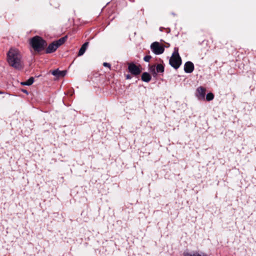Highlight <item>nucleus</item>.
<instances>
[{"mask_svg":"<svg viewBox=\"0 0 256 256\" xmlns=\"http://www.w3.org/2000/svg\"><path fill=\"white\" fill-rule=\"evenodd\" d=\"M6 60L8 64L16 70H20L24 68L22 56L17 48H11L8 50Z\"/></svg>","mask_w":256,"mask_h":256,"instance_id":"obj_1","label":"nucleus"},{"mask_svg":"<svg viewBox=\"0 0 256 256\" xmlns=\"http://www.w3.org/2000/svg\"><path fill=\"white\" fill-rule=\"evenodd\" d=\"M30 44L34 50L38 52L43 50L46 46V42L38 36L31 38Z\"/></svg>","mask_w":256,"mask_h":256,"instance_id":"obj_2","label":"nucleus"},{"mask_svg":"<svg viewBox=\"0 0 256 256\" xmlns=\"http://www.w3.org/2000/svg\"><path fill=\"white\" fill-rule=\"evenodd\" d=\"M169 64L175 69H178L181 65L182 60L178 54V48H174V52L169 60Z\"/></svg>","mask_w":256,"mask_h":256,"instance_id":"obj_3","label":"nucleus"},{"mask_svg":"<svg viewBox=\"0 0 256 256\" xmlns=\"http://www.w3.org/2000/svg\"><path fill=\"white\" fill-rule=\"evenodd\" d=\"M66 38L67 36H66L50 44L46 49V53L50 54L55 52L60 46L65 42Z\"/></svg>","mask_w":256,"mask_h":256,"instance_id":"obj_4","label":"nucleus"},{"mask_svg":"<svg viewBox=\"0 0 256 256\" xmlns=\"http://www.w3.org/2000/svg\"><path fill=\"white\" fill-rule=\"evenodd\" d=\"M150 48L152 52L157 55L162 54L164 50V46L160 44L157 42H154L151 44Z\"/></svg>","mask_w":256,"mask_h":256,"instance_id":"obj_5","label":"nucleus"},{"mask_svg":"<svg viewBox=\"0 0 256 256\" xmlns=\"http://www.w3.org/2000/svg\"><path fill=\"white\" fill-rule=\"evenodd\" d=\"M128 70L132 74L136 76L139 74L141 70L139 68V66L136 65L134 64L132 62L129 63L128 64Z\"/></svg>","mask_w":256,"mask_h":256,"instance_id":"obj_6","label":"nucleus"},{"mask_svg":"<svg viewBox=\"0 0 256 256\" xmlns=\"http://www.w3.org/2000/svg\"><path fill=\"white\" fill-rule=\"evenodd\" d=\"M206 89L202 87H198L196 90V96L199 100H204Z\"/></svg>","mask_w":256,"mask_h":256,"instance_id":"obj_7","label":"nucleus"},{"mask_svg":"<svg viewBox=\"0 0 256 256\" xmlns=\"http://www.w3.org/2000/svg\"><path fill=\"white\" fill-rule=\"evenodd\" d=\"M194 70V65L190 62H187L184 66V72L186 73H191Z\"/></svg>","mask_w":256,"mask_h":256,"instance_id":"obj_8","label":"nucleus"},{"mask_svg":"<svg viewBox=\"0 0 256 256\" xmlns=\"http://www.w3.org/2000/svg\"><path fill=\"white\" fill-rule=\"evenodd\" d=\"M184 256H208L206 254L200 252L199 253L197 252H184Z\"/></svg>","mask_w":256,"mask_h":256,"instance_id":"obj_9","label":"nucleus"},{"mask_svg":"<svg viewBox=\"0 0 256 256\" xmlns=\"http://www.w3.org/2000/svg\"><path fill=\"white\" fill-rule=\"evenodd\" d=\"M156 70L155 71V68L154 66L150 68V71L152 72H153L154 74H156V72H163L164 71V66L161 64H158L156 66Z\"/></svg>","mask_w":256,"mask_h":256,"instance_id":"obj_10","label":"nucleus"},{"mask_svg":"<svg viewBox=\"0 0 256 256\" xmlns=\"http://www.w3.org/2000/svg\"><path fill=\"white\" fill-rule=\"evenodd\" d=\"M88 42H86L84 44H82V47L80 48V50H79L78 53V56H81L84 54L85 52L86 49L88 46Z\"/></svg>","mask_w":256,"mask_h":256,"instance_id":"obj_11","label":"nucleus"},{"mask_svg":"<svg viewBox=\"0 0 256 256\" xmlns=\"http://www.w3.org/2000/svg\"><path fill=\"white\" fill-rule=\"evenodd\" d=\"M52 74L54 76H64L66 74V71L63 70V71H60L58 70H54L52 72Z\"/></svg>","mask_w":256,"mask_h":256,"instance_id":"obj_12","label":"nucleus"},{"mask_svg":"<svg viewBox=\"0 0 256 256\" xmlns=\"http://www.w3.org/2000/svg\"><path fill=\"white\" fill-rule=\"evenodd\" d=\"M142 80L145 82H149L151 80L150 74L148 72H144L142 76Z\"/></svg>","mask_w":256,"mask_h":256,"instance_id":"obj_13","label":"nucleus"},{"mask_svg":"<svg viewBox=\"0 0 256 256\" xmlns=\"http://www.w3.org/2000/svg\"><path fill=\"white\" fill-rule=\"evenodd\" d=\"M34 82V78L31 77L26 81L21 82V84L24 86H30L33 84Z\"/></svg>","mask_w":256,"mask_h":256,"instance_id":"obj_14","label":"nucleus"},{"mask_svg":"<svg viewBox=\"0 0 256 256\" xmlns=\"http://www.w3.org/2000/svg\"><path fill=\"white\" fill-rule=\"evenodd\" d=\"M214 98V95L212 92L208 93L206 96V100L208 101H210Z\"/></svg>","mask_w":256,"mask_h":256,"instance_id":"obj_15","label":"nucleus"},{"mask_svg":"<svg viewBox=\"0 0 256 256\" xmlns=\"http://www.w3.org/2000/svg\"><path fill=\"white\" fill-rule=\"evenodd\" d=\"M151 56H146L144 57V60L146 62H148L150 61V60L151 58Z\"/></svg>","mask_w":256,"mask_h":256,"instance_id":"obj_16","label":"nucleus"},{"mask_svg":"<svg viewBox=\"0 0 256 256\" xmlns=\"http://www.w3.org/2000/svg\"><path fill=\"white\" fill-rule=\"evenodd\" d=\"M103 65H104V66L108 67V68H110V64H108V63L104 62L103 64Z\"/></svg>","mask_w":256,"mask_h":256,"instance_id":"obj_17","label":"nucleus"},{"mask_svg":"<svg viewBox=\"0 0 256 256\" xmlns=\"http://www.w3.org/2000/svg\"><path fill=\"white\" fill-rule=\"evenodd\" d=\"M22 92L24 93L28 94V92L26 90H22Z\"/></svg>","mask_w":256,"mask_h":256,"instance_id":"obj_18","label":"nucleus"},{"mask_svg":"<svg viewBox=\"0 0 256 256\" xmlns=\"http://www.w3.org/2000/svg\"><path fill=\"white\" fill-rule=\"evenodd\" d=\"M126 78L128 79V78H130V76H129L128 75V76H126Z\"/></svg>","mask_w":256,"mask_h":256,"instance_id":"obj_19","label":"nucleus"},{"mask_svg":"<svg viewBox=\"0 0 256 256\" xmlns=\"http://www.w3.org/2000/svg\"><path fill=\"white\" fill-rule=\"evenodd\" d=\"M3 94V92L0 91V94Z\"/></svg>","mask_w":256,"mask_h":256,"instance_id":"obj_20","label":"nucleus"}]
</instances>
